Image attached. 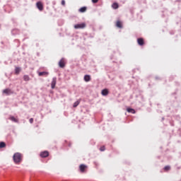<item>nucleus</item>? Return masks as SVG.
Masks as SVG:
<instances>
[{"label": "nucleus", "mask_w": 181, "mask_h": 181, "mask_svg": "<svg viewBox=\"0 0 181 181\" xmlns=\"http://www.w3.org/2000/svg\"><path fill=\"white\" fill-rule=\"evenodd\" d=\"M14 163H21L22 162V154L21 153H15L13 156Z\"/></svg>", "instance_id": "obj_1"}, {"label": "nucleus", "mask_w": 181, "mask_h": 181, "mask_svg": "<svg viewBox=\"0 0 181 181\" xmlns=\"http://www.w3.org/2000/svg\"><path fill=\"white\" fill-rule=\"evenodd\" d=\"M86 26V23H81L74 25V29H84Z\"/></svg>", "instance_id": "obj_2"}, {"label": "nucleus", "mask_w": 181, "mask_h": 181, "mask_svg": "<svg viewBox=\"0 0 181 181\" xmlns=\"http://www.w3.org/2000/svg\"><path fill=\"white\" fill-rule=\"evenodd\" d=\"M58 64L61 69H64V67H66V62H64V58H62L59 62Z\"/></svg>", "instance_id": "obj_3"}, {"label": "nucleus", "mask_w": 181, "mask_h": 181, "mask_svg": "<svg viewBox=\"0 0 181 181\" xmlns=\"http://www.w3.org/2000/svg\"><path fill=\"white\" fill-rule=\"evenodd\" d=\"M137 43L139 46H144L145 45V40L142 37L137 38Z\"/></svg>", "instance_id": "obj_4"}, {"label": "nucleus", "mask_w": 181, "mask_h": 181, "mask_svg": "<svg viewBox=\"0 0 181 181\" xmlns=\"http://www.w3.org/2000/svg\"><path fill=\"white\" fill-rule=\"evenodd\" d=\"M86 169H87V165H86L84 164H81L79 166V170H80V172H81V173H84V172H86Z\"/></svg>", "instance_id": "obj_5"}, {"label": "nucleus", "mask_w": 181, "mask_h": 181, "mask_svg": "<svg viewBox=\"0 0 181 181\" xmlns=\"http://www.w3.org/2000/svg\"><path fill=\"white\" fill-rule=\"evenodd\" d=\"M40 156L41 158H47V156H49V151H42L40 154Z\"/></svg>", "instance_id": "obj_6"}, {"label": "nucleus", "mask_w": 181, "mask_h": 181, "mask_svg": "<svg viewBox=\"0 0 181 181\" xmlns=\"http://www.w3.org/2000/svg\"><path fill=\"white\" fill-rule=\"evenodd\" d=\"M57 81V78L54 77L52 78V83H51V88H52V89L55 88Z\"/></svg>", "instance_id": "obj_7"}, {"label": "nucleus", "mask_w": 181, "mask_h": 181, "mask_svg": "<svg viewBox=\"0 0 181 181\" xmlns=\"http://www.w3.org/2000/svg\"><path fill=\"white\" fill-rule=\"evenodd\" d=\"M36 6H37V9H39V11L43 10V4H42V2H40V1L37 2Z\"/></svg>", "instance_id": "obj_8"}, {"label": "nucleus", "mask_w": 181, "mask_h": 181, "mask_svg": "<svg viewBox=\"0 0 181 181\" xmlns=\"http://www.w3.org/2000/svg\"><path fill=\"white\" fill-rule=\"evenodd\" d=\"M83 79H84V81H86V83H88V81H91V76L86 74L84 76Z\"/></svg>", "instance_id": "obj_9"}, {"label": "nucleus", "mask_w": 181, "mask_h": 181, "mask_svg": "<svg viewBox=\"0 0 181 181\" xmlns=\"http://www.w3.org/2000/svg\"><path fill=\"white\" fill-rule=\"evenodd\" d=\"M109 93L110 91L107 88L103 89L101 91L102 95H104L105 97L107 96V95L109 94Z\"/></svg>", "instance_id": "obj_10"}, {"label": "nucleus", "mask_w": 181, "mask_h": 181, "mask_svg": "<svg viewBox=\"0 0 181 181\" xmlns=\"http://www.w3.org/2000/svg\"><path fill=\"white\" fill-rule=\"evenodd\" d=\"M38 76H40V77H42L43 76H49V72L47 71H41L38 73Z\"/></svg>", "instance_id": "obj_11"}, {"label": "nucleus", "mask_w": 181, "mask_h": 181, "mask_svg": "<svg viewBox=\"0 0 181 181\" xmlns=\"http://www.w3.org/2000/svg\"><path fill=\"white\" fill-rule=\"evenodd\" d=\"M112 9H118L119 8V4L118 3L115 2L112 4Z\"/></svg>", "instance_id": "obj_12"}, {"label": "nucleus", "mask_w": 181, "mask_h": 181, "mask_svg": "<svg viewBox=\"0 0 181 181\" xmlns=\"http://www.w3.org/2000/svg\"><path fill=\"white\" fill-rule=\"evenodd\" d=\"M87 11V7L86 6H83L79 8L78 11L81 12V13H84Z\"/></svg>", "instance_id": "obj_13"}, {"label": "nucleus", "mask_w": 181, "mask_h": 181, "mask_svg": "<svg viewBox=\"0 0 181 181\" xmlns=\"http://www.w3.org/2000/svg\"><path fill=\"white\" fill-rule=\"evenodd\" d=\"M127 112H130L131 114H135L136 112L134 110V108L127 107Z\"/></svg>", "instance_id": "obj_14"}, {"label": "nucleus", "mask_w": 181, "mask_h": 181, "mask_svg": "<svg viewBox=\"0 0 181 181\" xmlns=\"http://www.w3.org/2000/svg\"><path fill=\"white\" fill-rule=\"evenodd\" d=\"M117 28H119V29L122 28V23L119 21H117L116 23Z\"/></svg>", "instance_id": "obj_15"}, {"label": "nucleus", "mask_w": 181, "mask_h": 181, "mask_svg": "<svg viewBox=\"0 0 181 181\" xmlns=\"http://www.w3.org/2000/svg\"><path fill=\"white\" fill-rule=\"evenodd\" d=\"M23 80H24V81H29V80H30V78L28 75H24Z\"/></svg>", "instance_id": "obj_16"}, {"label": "nucleus", "mask_w": 181, "mask_h": 181, "mask_svg": "<svg viewBox=\"0 0 181 181\" xmlns=\"http://www.w3.org/2000/svg\"><path fill=\"white\" fill-rule=\"evenodd\" d=\"M19 73H21V67H16L15 74H19Z\"/></svg>", "instance_id": "obj_17"}, {"label": "nucleus", "mask_w": 181, "mask_h": 181, "mask_svg": "<svg viewBox=\"0 0 181 181\" xmlns=\"http://www.w3.org/2000/svg\"><path fill=\"white\" fill-rule=\"evenodd\" d=\"M5 146H6V144H5V142H4V141H1L0 142V148L2 149V148H5Z\"/></svg>", "instance_id": "obj_18"}, {"label": "nucleus", "mask_w": 181, "mask_h": 181, "mask_svg": "<svg viewBox=\"0 0 181 181\" xmlns=\"http://www.w3.org/2000/svg\"><path fill=\"white\" fill-rule=\"evenodd\" d=\"M170 169V165H166L163 168V170H165V172H169Z\"/></svg>", "instance_id": "obj_19"}, {"label": "nucleus", "mask_w": 181, "mask_h": 181, "mask_svg": "<svg viewBox=\"0 0 181 181\" xmlns=\"http://www.w3.org/2000/svg\"><path fill=\"white\" fill-rule=\"evenodd\" d=\"M79 104H80V100L76 101V102L74 103V105H73L74 108H76Z\"/></svg>", "instance_id": "obj_20"}, {"label": "nucleus", "mask_w": 181, "mask_h": 181, "mask_svg": "<svg viewBox=\"0 0 181 181\" xmlns=\"http://www.w3.org/2000/svg\"><path fill=\"white\" fill-rule=\"evenodd\" d=\"M9 119H11V121H13V122H18V120L13 116L10 117Z\"/></svg>", "instance_id": "obj_21"}, {"label": "nucleus", "mask_w": 181, "mask_h": 181, "mask_svg": "<svg viewBox=\"0 0 181 181\" xmlns=\"http://www.w3.org/2000/svg\"><path fill=\"white\" fill-rule=\"evenodd\" d=\"M3 93H4V94H9V93H11V90L10 89H8V88H6V89H4V90H3Z\"/></svg>", "instance_id": "obj_22"}, {"label": "nucleus", "mask_w": 181, "mask_h": 181, "mask_svg": "<svg viewBox=\"0 0 181 181\" xmlns=\"http://www.w3.org/2000/svg\"><path fill=\"white\" fill-rule=\"evenodd\" d=\"M100 151L101 152H104V151H105V146H101V147L100 148Z\"/></svg>", "instance_id": "obj_23"}, {"label": "nucleus", "mask_w": 181, "mask_h": 181, "mask_svg": "<svg viewBox=\"0 0 181 181\" xmlns=\"http://www.w3.org/2000/svg\"><path fill=\"white\" fill-rule=\"evenodd\" d=\"M61 4L64 6V5H66V1L62 0Z\"/></svg>", "instance_id": "obj_24"}, {"label": "nucleus", "mask_w": 181, "mask_h": 181, "mask_svg": "<svg viewBox=\"0 0 181 181\" xmlns=\"http://www.w3.org/2000/svg\"><path fill=\"white\" fill-rule=\"evenodd\" d=\"M98 2V0H92L93 4H97Z\"/></svg>", "instance_id": "obj_25"}, {"label": "nucleus", "mask_w": 181, "mask_h": 181, "mask_svg": "<svg viewBox=\"0 0 181 181\" xmlns=\"http://www.w3.org/2000/svg\"><path fill=\"white\" fill-rule=\"evenodd\" d=\"M30 124H33V118L30 119Z\"/></svg>", "instance_id": "obj_26"}, {"label": "nucleus", "mask_w": 181, "mask_h": 181, "mask_svg": "<svg viewBox=\"0 0 181 181\" xmlns=\"http://www.w3.org/2000/svg\"><path fill=\"white\" fill-rule=\"evenodd\" d=\"M156 80H159V77L156 76Z\"/></svg>", "instance_id": "obj_27"}, {"label": "nucleus", "mask_w": 181, "mask_h": 181, "mask_svg": "<svg viewBox=\"0 0 181 181\" xmlns=\"http://www.w3.org/2000/svg\"><path fill=\"white\" fill-rule=\"evenodd\" d=\"M69 147L71 146V144L69 143Z\"/></svg>", "instance_id": "obj_28"}, {"label": "nucleus", "mask_w": 181, "mask_h": 181, "mask_svg": "<svg viewBox=\"0 0 181 181\" xmlns=\"http://www.w3.org/2000/svg\"><path fill=\"white\" fill-rule=\"evenodd\" d=\"M165 119V117H162V121H163Z\"/></svg>", "instance_id": "obj_29"}, {"label": "nucleus", "mask_w": 181, "mask_h": 181, "mask_svg": "<svg viewBox=\"0 0 181 181\" xmlns=\"http://www.w3.org/2000/svg\"><path fill=\"white\" fill-rule=\"evenodd\" d=\"M170 34H171V35H175V33H170Z\"/></svg>", "instance_id": "obj_30"}, {"label": "nucleus", "mask_w": 181, "mask_h": 181, "mask_svg": "<svg viewBox=\"0 0 181 181\" xmlns=\"http://www.w3.org/2000/svg\"><path fill=\"white\" fill-rule=\"evenodd\" d=\"M158 158H160V156L158 157Z\"/></svg>", "instance_id": "obj_31"}]
</instances>
